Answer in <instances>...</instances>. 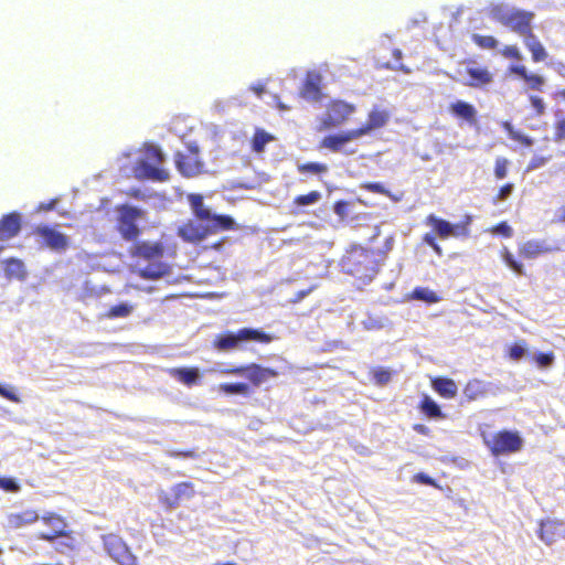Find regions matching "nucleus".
<instances>
[{
    "mask_svg": "<svg viewBox=\"0 0 565 565\" xmlns=\"http://www.w3.org/2000/svg\"><path fill=\"white\" fill-rule=\"evenodd\" d=\"M347 205L348 204L344 201L337 202L335 205H334V212L337 214H339V215H342L344 213V211H345Z\"/></svg>",
    "mask_w": 565,
    "mask_h": 565,
    "instance_id": "obj_59",
    "label": "nucleus"
},
{
    "mask_svg": "<svg viewBox=\"0 0 565 565\" xmlns=\"http://www.w3.org/2000/svg\"><path fill=\"white\" fill-rule=\"evenodd\" d=\"M529 102L537 116H542L545 113L546 107L542 97L529 95Z\"/></svg>",
    "mask_w": 565,
    "mask_h": 565,
    "instance_id": "obj_49",
    "label": "nucleus"
},
{
    "mask_svg": "<svg viewBox=\"0 0 565 565\" xmlns=\"http://www.w3.org/2000/svg\"><path fill=\"white\" fill-rule=\"evenodd\" d=\"M2 268L8 279L24 280L26 277L25 266L22 260L10 257L2 260Z\"/></svg>",
    "mask_w": 565,
    "mask_h": 565,
    "instance_id": "obj_27",
    "label": "nucleus"
},
{
    "mask_svg": "<svg viewBox=\"0 0 565 565\" xmlns=\"http://www.w3.org/2000/svg\"><path fill=\"white\" fill-rule=\"evenodd\" d=\"M509 160L503 157L495 159L494 175L498 180L504 179L508 174Z\"/></svg>",
    "mask_w": 565,
    "mask_h": 565,
    "instance_id": "obj_45",
    "label": "nucleus"
},
{
    "mask_svg": "<svg viewBox=\"0 0 565 565\" xmlns=\"http://www.w3.org/2000/svg\"><path fill=\"white\" fill-rule=\"evenodd\" d=\"M513 190H514V184H513V183H505V184H503V185L499 189V191H498V193H497L495 198L493 199V203L495 204V203H497V202H499V201H504V200H507V199L511 195V193L513 192Z\"/></svg>",
    "mask_w": 565,
    "mask_h": 565,
    "instance_id": "obj_52",
    "label": "nucleus"
},
{
    "mask_svg": "<svg viewBox=\"0 0 565 565\" xmlns=\"http://www.w3.org/2000/svg\"><path fill=\"white\" fill-rule=\"evenodd\" d=\"M320 198L321 194L318 191H310L307 194L297 195L292 200L294 209L291 210V213L295 215L300 214L301 212L297 209L298 206L315 204L320 200Z\"/></svg>",
    "mask_w": 565,
    "mask_h": 565,
    "instance_id": "obj_35",
    "label": "nucleus"
},
{
    "mask_svg": "<svg viewBox=\"0 0 565 565\" xmlns=\"http://www.w3.org/2000/svg\"><path fill=\"white\" fill-rule=\"evenodd\" d=\"M135 310V306L128 302H119L108 308L104 313L106 319L128 318Z\"/></svg>",
    "mask_w": 565,
    "mask_h": 565,
    "instance_id": "obj_32",
    "label": "nucleus"
},
{
    "mask_svg": "<svg viewBox=\"0 0 565 565\" xmlns=\"http://www.w3.org/2000/svg\"><path fill=\"white\" fill-rule=\"evenodd\" d=\"M483 441L495 457L518 452L523 446V440L518 431L505 429L497 431L490 437L483 436Z\"/></svg>",
    "mask_w": 565,
    "mask_h": 565,
    "instance_id": "obj_7",
    "label": "nucleus"
},
{
    "mask_svg": "<svg viewBox=\"0 0 565 565\" xmlns=\"http://www.w3.org/2000/svg\"><path fill=\"white\" fill-rule=\"evenodd\" d=\"M511 72L525 82L526 89L534 92L544 90L546 84L544 76L527 72L524 65L512 66Z\"/></svg>",
    "mask_w": 565,
    "mask_h": 565,
    "instance_id": "obj_21",
    "label": "nucleus"
},
{
    "mask_svg": "<svg viewBox=\"0 0 565 565\" xmlns=\"http://www.w3.org/2000/svg\"><path fill=\"white\" fill-rule=\"evenodd\" d=\"M241 342L239 331L236 333L225 332L216 335L213 348L218 351H231L237 349Z\"/></svg>",
    "mask_w": 565,
    "mask_h": 565,
    "instance_id": "obj_28",
    "label": "nucleus"
},
{
    "mask_svg": "<svg viewBox=\"0 0 565 565\" xmlns=\"http://www.w3.org/2000/svg\"><path fill=\"white\" fill-rule=\"evenodd\" d=\"M471 40L473 43L483 50H494L498 47L499 42L498 40L492 35H482L478 33H473L471 35Z\"/></svg>",
    "mask_w": 565,
    "mask_h": 565,
    "instance_id": "obj_39",
    "label": "nucleus"
},
{
    "mask_svg": "<svg viewBox=\"0 0 565 565\" xmlns=\"http://www.w3.org/2000/svg\"><path fill=\"white\" fill-rule=\"evenodd\" d=\"M300 95L307 100H320L322 96L320 85L313 79H307L301 87Z\"/></svg>",
    "mask_w": 565,
    "mask_h": 565,
    "instance_id": "obj_36",
    "label": "nucleus"
},
{
    "mask_svg": "<svg viewBox=\"0 0 565 565\" xmlns=\"http://www.w3.org/2000/svg\"><path fill=\"white\" fill-rule=\"evenodd\" d=\"M555 140H565V118L556 121L554 127Z\"/></svg>",
    "mask_w": 565,
    "mask_h": 565,
    "instance_id": "obj_55",
    "label": "nucleus"
},
{
    "mask_svg": "<svg viewBox=\"0 0 565 565\" xmlns=\"http://www.w3.org/2000/svg\"><path fill=\"white\" fill-rule=\"evenodd\" d=\"M491 232L493 234H500V235H502L504 237H511L512 234H513V231H512L511 226L505 221H502V222L495 224L491 228Z\"/></svg>",
    "mask_w": 565,
    "mask_h": 565,
    "instance_id": "obj_53",
    "label": "nucleus"
},
{
    "mask_svg": "<svg viewBox=\"0 0 565 565\" xmlns=\"http://www.w3.org/2000/svg\"><path fill=\"white\" fill-rule=\"evenodd\" d=\"M462 394L468 402L477 401L487 395V386L481 380L472 379L465 385Z\"/></svg>",
    "mask_w": 565,
    "mask_h": 565,
    "instance_id": "obj_29",
    "label": "nucleus"
},
{
    "mask_svg": "<svg viewBox=\"0 0 565 565\" xmlns=\"http://www.w3.org/2000/svg\"><path fill=\"white\" fill-rule=\"evenodd\" d=\"M0 489L7 492H19L21 487L20 484L12 478H1L0 477Z\"/></svg>",
    "mask_w": 565,
    "mask_h": 565,
    "instance_id": "obj_50",
    "label": "nucleus"
},
{
    "mask_svg": "<svg viewBox=\"0 0 565 565\" xmlns=\"http://www.w3.org/2000/svg\"><path fill=\"white\" fill-rule=\"evenodd\" d=\"M117 212L116 230L122 239L135 242L141 234L137 221L143 218L145 211L129 204H120L115 207Z\"/></svg>",
    "mask_w": 565,
    "mask_h": 565,
    "instance_id": "obj_6",
    "label": "nucleus"
},
{
    "mask_svg": "<svg viewBox=\"0 0 565 565\" xmlns=\"http://www.w3.org/2000/svg\"><path fill=\"white\" fill-rule=\"evenodd\" d=\"M557 221L565 224V205L559 209Z\"/></svg>",
    "mask_w": 565,
    "mask_h": 565,
    "instance_id": "obj_61",
    "label": "nucleus"
},
{
    "mask_svg": "<svg viewBox=\"0 0 565 565\" xmlns=\"http://www.w3.org/2000/svg\"><path fill=\"white\" fill-rule=\"evenodd\" d=\"M557 250L545 241L530 239L519 246V255L525 259H533L541 255Z\"/></svg>",
    "mask_w": 565,
    "mask_h": 565,
    "instance_id": "obj_18",
    "label": "nucleus"
},
{
    "mask_svg": "<svg viewBox=\"0 0 565 565\" xmlns=\"http://www.w3.org/2000/svg\"><path fill=\"white\" fill-rule=\"evenodd\" d=\"M128 195H130L131 198H135V199H140L141 191L139 189H132L129 191Z\"/></svg>",
    "mask_w": 565,
    "mask_h": 565,
    "instance_id": "obj_60",
    "label": "nucleus"
},
{
    "mask_svg": "<svg viewBox=\"0 0 565 565\" xmlns=\"http://www.w3.org/2000/svg\"><path fill=\"white\" fill-rule=\"evenodd\" d=\"M433 390L444 398L451 399L457 396L458 386L452 379L437 376L431 379Z\"/></svg>",
    "mask_w": 565,
    "mask_h": 565,
    "instance_id": "obj_25",
    "label": "nucleus"
},
{
    "mask_svg": "<svg viewBox=\"0 0 565 565\" xmlns=\"http://www.w3.org/2000/svg\"><path fill=\"white\" fill-rule=\"evenodd\" d=\"M174 160L178 171L185 178L199 175L203 171L196 146H189L185 152H177Z\"/></svg>",
    "mask_w": 565,
    "mask_h": 565,
    "instance_id": "obj_10",
    "label": "nucleus"
},
{
    "mask_svg": "<svg viewBox=\"0 0 565 565\" xmlns=\"http://www.w3.org/2000/svg\"><path fill=\"white\" fill-rule=\"evenodd\" d=\"M167 455L170 458H183V459H195L199 457V454L195 449H186V450L171 449V450L167 451Z\"/></svg>",
    "mask_w": 565,
    "mask_h": 565,
    "instance_id": "obj_46",
    "label": "nucleus"
},
{
    "mask_svg": "<svg viewBox=\"0 0 565 565\" xmlns=\"http://www.w3.org/2000/svg\"><path fill=\"white\" fill-rule=\"evenodd\" d=\"M381 231L380 227L376 226L374 235L369 239V243L372 244L374 239L380 235Z\"/></svg>",
    "mask_w": 565,
    "mask_h": 565,
    "instance_id": "obj_64",
    "label": "nucleus"
},
{
    "mask_svg": "<svg viewBox=\"0 0 565 565\" xmlns=\"http://www.w3.org/2000/svg\"><path fill=\"white\" fill-rule=\"evenodd\" d=\"M355 110L354 104L343 99H331L327 104L323 115L319 117L316 130L323 132L339 128L350 119Z\"/></svg>",
    "mask_w": 565,
    "mask_h": 565,
    "instance_id": "obj_5",
    "label": "nucleus"
},
{
    "mask_svg": "<svg viewBox=\"0 0 565 565\" xmlns=\"http://www.w3.org/2000/svg\"><path fill=\"white\" fill-rule=\"evenodd\" d=\"M242 341H254L259 343H269L273 337L259 329L242 328L238 330Z\"/></svg>",
    "mask_w": 565,
    "mask_h": 565,
    "instance_id": "obj_31",
    "label": "nucleus"
},
{
    "mask_svg": "<svg viewBox=\"0 0 565 565\" xmlns=\"http://www.w3.org/2000/svg\"><path fill=\"white\" fill-rule=\"evenodd\" d=\"M33 234L41 238V244L54 252L61 253L68 248L70 238L60 232L57 226L39 225L34 227Z\"/></svg>",
    "mask_w": 565,
    "mask_h": 565,
    "instance_id": "obj_11",
    "label": "nucleus"
},
{
    "mask_svg": "<svg viewBox=\"0 0 565 565\" xmlns=\"http://www.w3.org/2000/svg\"><path fill=\"white\" fill-rule=\"evenodd\" d=\"M503 262L518 275H524L523 264L515 259L514 255L507 248L500 252Z\"/></svg>",
    "mask_w": 565,
    "mask_h": 565,
    "instance_id": "obj_40",
    "label": "nucleus"
},
{
    "mask_svg": "<svg viewBox=\"0 0 565 565\" xmlns=\"http://www.w3.org/2000/svg\"><path fill=\"white\" fill-rule=\"evenodd\" d=\"M297 171L300 174L307 175V174H324L328 171V166L326 163L321 162H306L298 164Z\"/></svg>",
    "mask_w": 565,
    "mask_h": 565,
    "instance_id": "obj_38",
    "label": "nucleus"
},
{
    "mask_svg": "<svg viewBox=\"0 0 565 565\" xmlns=\"http://www.w3.org/2000/svg\"><path fill=\"white\" fill-rule=\"evenodd\" d=\"M252 90L255 92L258 96H262V94L264 93L265 88H264L263 85H257V86H253Z\"/></svg>",
    "mask_w": 565,
    "mask_h": 565,
    "instance_id": "obj_62",
    "label": "nucleus"
},
{
    "mask_svg": "<svg viewBox=\"0 0 565 565\" xmlns=\"http://www.w3.org/2000/svg\"><path fill=\"white\" fill-rule=\"evenodd\" d=\"M164 247L160 242L137 241L129 248L132 258H141L148 262L160 260L163 257Z\"/></svg>",
    "mask_w": 565,
    "mask_h": 565,
    "instance_id": "obj_15",
    "label": "nucleus"
},
{
    "mask_svg": "<svg viewBox=\"0 0 565 565\" xmlns=\"http://www.w3.org/2000/svg\"><path fill=\"white\" fill-rule=\"evenodd\" d=\"M413 429L416 433L424 435V436H427L430 433L429 428L427 426H425L424 424H415V425H413Z\"/></svg>",
    "mask_w": 565,
    "mask_h": 565,
    "instance_id": "obj_58",
    "label": "nucleus"
},
{
    "mask_svg": "<svg viewBox=\"0 0 565 565\" xmlns=\"http://www.w3.org/2000/svg\"><path fill=\"white\" fill-rule=\"evenodd\" d=\"M21 215L18 212H10L0 218V243L15 237L21 231ZM4 246L0 244V253Z\"/></svg>",
    "mask_w": 565,
    "mask_h": 565,
    "instance_id": "obj_16",
    "label": "nucleus"
},
{
    "mask_svg": "<svg viewBox=\"0 0 565 565\" xmlns=\"http://www.w3.org/2000/svg\"><path fill=\"white\" fill-rule=\"evenodd\" d=\"M501 55L505 58L520 61L522 58L521 52L516 45H505L501 50Z\"/></svg>",
    "mask_w": 565,
    "mask_h": 565,
    "instance_id": "obj_51",
    "label": "nucleus"
},
{
    "mask_svg": "<svg viewBox=\"0 0 565 565\" xmlns=\"http://www.w3.org/2000/svg\"><path fill=\"white\" fill-rule=\"evenodd\" d=\"M103 545L107 554L119 565H138L137 556L130 547L117 534L109 533L102 536Z\"/></svg>",
    "mask_w": 565,
    "mask_h": 565,
    "instance_id": "obj_8",
    "label": "nucleus"
},
{
    "mask_svg": "<svg viewBox=\"0 0 565 565\" xmlns=\"http://www.w3.org/2000/svg\"><path fill=\"white\" fill-rule=\"evenodd\" d=\"M218 391L226 395L241 394L246 396L250 394L249 385L244 382L222 383L218 385Z\"/></svg>",
    "mask_w": 565,
    "mask_h": 565,
    "instance_id": "obj_37",
    "label": "nucleus"
},
{
    "mask_svg": "<svg viewBox=\"0 0 565 565\" xmlns=\"http://www.w3.org/2000/svg\"><path fill=\"white\" fill-rule=\"evenodd\" d=\"M40 520V515L35 510L28 509L20 512H13L7 515V526L11 530L30 525Z\"/></svg>",
    "mask_w": 565,
    "mask_h": 565,
    "instance_id": "obj_22",
    "label": "nucleus"
},
{
    "mask_svg": "<svg viewBox=\"0 0 565 565\" xmlns=\"http://www.w3.org/2000/svg\"><path fill=\"white\" fill-rule=\"evenodd\" d=\"M423 241L424 243H426L428 246H430L435 253L437 255H441L443 254V250H441V247L438 245V243L436 242V234L435 233H426L424 236H423Z\"/></svg>",
    "mask_w": 565,
    "mask_h": 565,
    "instance_id": "obj_54",
    "label": "nucleus"
},
{
    "mask_svg": "<svg viewBox=\"0 0 565 565\" xmlns=\"http://www.w3.org/2000/svg\"><path fill=\"white\" fill-rule=\"evenodd\" d=\"M449 111L454 117L462 119L470 125H475L477 122V110L473 105L467 102L457 100L450 104Z\"/></svg>",
    "mask_w": 565,
    "mask_h": 565,
    "instance_id": "obj_24",
    "label": "nucleus"
},
{
    "mask_svg": "<svg viewBox=\"0 0 565 565\" xmlns=\"http://www.w3.org/2000/svg\"><path fill=\"white\" fill-rule=\"evenodd\" d=\"M373 379L376 384L379 385H385L387 384L392 379L391 371L383 369V367H375L372 371Z\"/></svg>",
    "mask_w": 565,
    "mask_h": 565,
    "instance_id": "obj_44",
    "label": "nucleus"
},
{
    "mask_svg": "<svg viewBox=\"0 0 565 565\" xmlns=\"http://www.w3.org/2000/svg\"><path fill=\"white\" fill-rule=\"evenodd\" d=\"M416 482H419L422 484L437 487L436 481L424 472H418L413 478Z\"/></svg>",
    "mask_w": 565,
    "mask_h": 565,
    "instance_id": "obj_56",
    "label": "nucleus"
},
{
    "mask_svg": "<svg viewBox=\"0 0 565 565\" xmlns=\"http://www.w3.org/2000/svg\"><path fill=\"white\" fill-rule=\"evenodd\" d=\"M393 244V236H388L381 247L356 243L349 245L340 258V271L353 278L358 285L370 284L385 265Z\"/></svg>",
    "mask_w": 565,
    "mask_h": 565,
    "instance_id": "obj_1",
    "label": "nucleus"
},
{
    "mask_svg": "<svg viewBox=\"0 0 565 565\" xmlns=\"http://www.w3.org/2000/svg\"><path fill=\"white\" fill-rule=\"evenodd\" d=\"M56 544L54 546L55 551L62 555H67L74 553L78 550L79 542L73 530H68L64 535H58V539L55 541Z\"/></svg>",
    "mask_w": 565,
    "mask_h": 565,
    "instance_id": "obj_26",
    "label": "nucleus"
},
{
    "mask_svg": "<svg viewBox=\"0 0 565 565\" xmlns=\"http://www.w3.org/2000/svg\"><path fill=\"white\" fill-rule=\"evenodd\" d=\"M555 96L565 102V88L557 90Z\"/></svg>",
    "mask_w": 565,
    "mask_h": 565,
    "instance_id": "obj_63",
    "label": "nucleus"
},
{
    "mask_svg": "<svg viewBox=\"0 0 565 565\" xmlns=\"http://www.w3.org/2000/svg\"><path fill=\"white\" fill-rule=\"evenodd\" d=\"M555 529L556 525L552 522L541 523L540 539L546 544H552L555 541Z\"/></svg>",
    "mask_w": 565,
    "mask_h": 565,
    "instance_id": "obj_42",
    "label": "nucleus"
},
{
    "mask_svg": "<svg viewBox=\"0 0 565 565\" xmlns=\"http://www.w3.org/2000/svg\"><path fill=\"white\" fill-rule=\"evenodd\" d=\"M360 137L358 136L355 129H350L339 134L327 135L319 142V148L328 149L332 152H340L343 149L344 145Z\"/></svg>",
    "mask_w": 565,
    "mask_h": 565,
    "instance_id": "obj_17",
    "label": "nucleus"
},
{
    "mask_svg": "<svg viewBox=\"0 0 565 565\" xmlns=\"http://www.w3.org/2000/svg\"><path fill=\"white\" fill-rule=\"evenodd\" d=\"M413 297L427 303H436L439 301L437 294L428 288L418 287L413 290Z\"/></svg>",
    "mask_w": 565,
    "mask_h": 565,
    "instance_id": "obj_41",
    "label": "nucleus"
},
{
    "mask_svg": "<svg viewBox=\"0 0 565 565\" xmlns=\"http://www.w3.org/2000/svg\"><path fill=\"white\" fill-rule=\"evenodd\" d=\"M390 115L387 111L374 108L367 115V120L365 124L355 128V131L359 137L369 135L375 129H380L384 127L388 121Z\"/></svg>",
    "mask_w": 565,
    "mask_h": 565,
    "instance_id": "obj_19",
    "label": "nucleus"
},
{
    "mask_svg": "<svg viewBox=\"0 0 565 565\" xmlns=\"http://www.w3.org/2000/svg\"><path fill=\"white\" fill-rule=\"evenodd\" d=\"M0 395L11 402L19 403V396L11 390H8L0 385Z\"/></svg>",
    "mask_w": 565,
    "mask_h": 565,
    "instance_id": "obj_57",
    "label": "nucleus"
},
{
    "mask_svg": "<svg viewBox=\"0 0 565 565\" xmlns=\"http://www.w3.org/2000/svg\"><path fill=\"white\" fill-rule=\"evenodd\" d=\"M164 156L162 151L154 146H148L145 149V158L136 161L132 172L137 180H151L157 182H166L169 180V172L161 168Z\"/></svg>",
    "mask_w": 565,
    "mask_h": 565,
    "instance_id": "obj_4",
    "label": "nucleus"
},
{
    "mask_svg": "<svg viewBox=\"0 0 565 565\" xmlns=\"http://www.w3.org/2000/svg\"><path fill=\"white\" fill-rule=\"evenodd\" d=\"M361 188L372 193L388 195V190L380 182H364Z\"/></svg>",
    "mask_w": 565,
    "mask_h": 565,
    "instance_id": "obj_47",
    "label": "nucleus"
},
{
    "mask_svg": "<svg viewBox=\"0 0 565 565\" xmlns=\"http://www.w3.org/2000/svg\"><path fill=\"white\" fill-rule=\"evenodd\" d=\"M419 411L428 418L443 419L445 414L441 412L439 405L433 401L428 395H425L419 405Z\"/></svg>",
    "mask_w": 565,
    "mask_h": 565,
    "instance_id": "obj_30",
    "label": "nucleus"
},
{
    "mask_svg": "<svg viewBox=\"0 0 565 565\" xmlns=\"http://www.w3.org/2000/svg\"><path fill=\"white\" fill-rule=\"evenodd\" d=\"M555 355L553 352H540L534 356L536 364L540 367H547L554 362Z\"/></svg>",
    "mask_w": 565,
    "mask_h": 565,
    "instance_id": "obj_48",
    "label": "nucleus"
},
{
    "mask_svg": "<svg viewBox=\"0 0 565 565\" xmlns=\"http://www.w3.org/2000/svg\"><path fill=\"white\" fill-rule=\"evenodd\" d=\"M470 221L471 218L468 216L466 223L452 225L448 221L437 217L434 214L426 217V223L433 226L434 233L441 239H446L450 236H468Z\"/></svg>",
    "mask_w": 565,
    "mask_h": 565,
    "instance_id": "obj_12",
    "label": "nucleus"
},
{
    "mask_svg": "<svg viewBox=\"0 0 565 565\" xmlns=\"http://www.w3.org/2000/svg\"><path fill=\"white\" fill-rule=\"evenodd\" d=\"M525 341L515 342L508 348V358L512 361H519L525 355Z\"/></svg>",
    "mask_w": 565,
    "mask_h": 565,
    "instance_id": "obj_43",
    "label": "nucleus"
},
{
    "mask_svg": "<svg viewBox=\"0 0 565 565\" xmlns=\"http://www.w3.org/2000/svg\"><path fill=\"white\" fill-rule=\"evenodd\" d=\"M492 17L501 25L523 38L534 63H540L547 58L544 45L533 32L534 12L522 9L494 8Z\"/></svg>",
    "mask_w": 565,
    "mask_h": 565,
    "instance_id": "obj_3",
    "label": "nucleus"
},
{
    "mask_svg": "<svg viewBox=\"0 0 565 565\" xmlns=\"http://www.w3.org/2000/svg\"><path fill=\"white\" fill-rule=\"evenodd\" d=\"M468 79L465 85L472 88H484L493 82V74L488 67H467Z\"/></svg>",
    "mask_w": 565,
    "mask_h": 565,
    "instance_id": "obj_20",
    "label": "nucleus"
},
{
    "mask_svg": "<svg viewBox=\"0 0 565 565\" xmlns=\"http://www.w3.org/2000/svg\"><path fill=\"white\" fill-rule=\"evenodd\" d=\"M42 523L49 527L45 532H40L38 537L42 541L54 543L58 535H64L70 530V524L64 516L55 512H46L40 516Z\"/></svg>",
    "mask_w": 565,
    "mask_h": 565,
    "instance_id": "obj_13",
    "label": "nucleus"
},
{
    "mask_svg": "<svg viewBox=\"0 0 565 565\" xmlns=\"http://www.w3.org/2000/svg\"><path fill=\"white\" fill-rule=\"evenodd\" d=\"M171 377L191 387L201 383V374L198 367H172L168 370Z\"/></svg>",
    "mask_w": 565,
    "mask_h": 565,
    "instance_id": "obj_23",
    "label": "nucleus"
},
{
    "mask_svg": "<svg viewBox=\"0 0 565 565\" xmlns=\"http://www.w3.org/2000/svg\"><path fill=\"white\" fill-rule=\"evenodd\" d=\"M274 139L275 137L271 134L262 128H257L250 140L252 150L256 153H260L265 150L266 145Z\"/></svg>",
    "mask_w": 565,
    "mask_h": 565,
    "instance_id": "obj_33",
    "label": "nucleus"
},
{
    "mask_svg": "<svg viewBox=\"0 0 565 565\" xmlns=\"http://www.w3.org/2000/svg\"><path fill=\"white\" fill-rule=\"evenodd\" d=\"M196 491L195 486L191 481H182L175 483L171 488V493H161L160 494V503L166 509H174L180 505V503L184 500H190L194 498Z\"/></svg>",
    "mask_w": 565,
    "mask_h": 565,
    "instance_id": "obj_14",
    "label": "nucleus"
},
{
    "mask_svg": "<svg viewBox=\"0 0 565 565\" xmlns=\"http://www.w3.org/2000/svg\"><path fill=\"white\" fill-rule=\"evenodd\" d=\"M222 374L245 376L253 386H259L269 379L277 377L279 372L271 367H265L257 363L238 365L222 370Z\"/></svg>",
    "mask_w": 565,
    "mask_h": 565,
    "instance_id": "obj_9",
    "label": "nucleus"
},
{
    "mask_svg": "<svg viewBox=\"0 0 565 565\" xmlns=\"http://www.w3.org/2000/svg\"><path fill=\"white\" fill-rule=\"evenodd\" d=\"M193 218L183 222L177 230L178 236L186 243L199 244L218 232L235 230V221L232 216L216 214L205 204L200 193L186 195Z\"/></svg>",
    "mask_w": 565,
    "mask_h": 565,
    "instance_id": "obj_2",
    "label": "nucleus"
},
{
    "mask_svg": "<svg viewBox=\"0 0 565 565\" xmlns=\"http://www.w3.org/2000/svg\"><path fill=\"white\" fill-rule=\"evenodd\" d=\"M168 273V267L162 262L150 264L139 270V276L145 279H158Z\"/></svg>",
    "mask_w": 565,
    "mask_h": 565,
    "instance_id": "obj_34",
    "label": "nucleus"
}]
</instances>
